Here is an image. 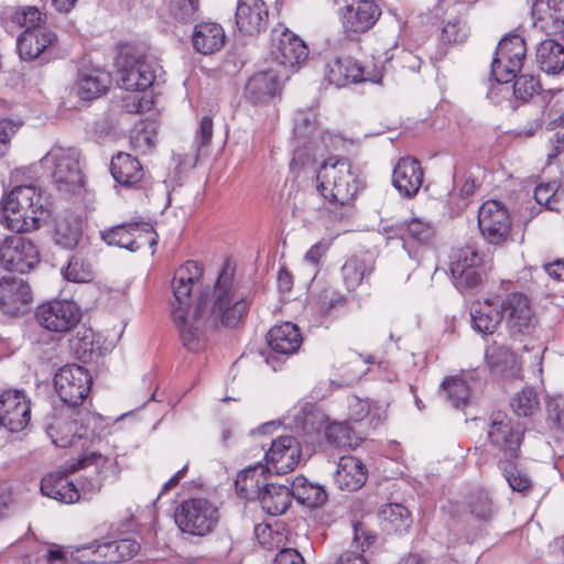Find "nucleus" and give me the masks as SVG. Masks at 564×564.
Instances as JSON below:
<instances>
[{"label":"nucleus","mask_w":564,"mask_h":564,"mask_svg":"<svg viewBox=\"0 0 564 564\" xmlns=\"http://www.w3.org/2000/svg\"><path fill=\"white\" fill-rule=\"evenodd\" d=\"M294 138L299 141L312 139L318 133L317 116L313 109L300 110L294 118Z\"/></svg>","instance_id":"obj_49"},{"label":"nucleus","mask_w":564,"mask_h":564,"mask_svg":"<svg viewBox=\"0 0 564 564\" xmlns=\"http://www.w3.org/2000/svg\"><path fill=\"white\" fill-rule=\"evenodd\" d=\"M91 420L93 416L88 412L67 408L48 425L47 433L53 443L59 447L74 446L79 441H84L82 446H86L87 443L94 444L100 438L89 429Z\"/></svg>","instance_id":"obj_7"},{"label":"nucleus","mask_w":564,"mask_h":564,"mask_svg":"<svg viewBox=\"0 0 564 564\" xmlns=\"http://www.w3.org/2000/svg\"><path fill=\"white\" fill-rule=\"evenodd\" d=\"M292 498L308 508H319L327 501L324 487L310 482L305 477L297 476L290 481Z\"/></svg>","instance_id":"obj_44"},{"label":"nucleus","mask_w":564,"mask_h":564,"mask_svg":"<svg viewBox=\"0 0 564 564\" xmlns=\"http://www.w3.org/2000/svg\"><path fill=\"white\" fill-rule=\"evenodd\" d=\"M525 55L527 43L519 34H509L499 42L491 63V75L497 84L489 90V98L495 100L496 90L509 94L510 88L503 85L511 82L521 70Z\"/></svg>","instance_id":"obj_5"},{"label":"nucleus","mask_w":564,"mask_h":564,"mask_svg":"<svg viewBox=\"0 0 564 564\" xmlns=\"http://www.w3.org/2000/svg\"><path fill=\"white\" fill-rule=\"evenodd\" d=\"M468 36V28L466 23L459 19L455 18L454 20H449L442 30V40L447 43H462Z\"/></svg>","instance_id":"obj_58"},{"label":"nucleus","mask_w":564,"mask_h":564,"mask_svg":"<svg viewBox=\"0 0 564 564\" xmlns=\"http://www.w3.org/2000/svg\"><path fill=\"white\" fill-rule=\"evenodd\" d=\"M93 378L87 369L79 365H65L54 377V387L67 408L82 404L90 391Z\"/></svg>","instance_id":"obj_13"},{"label":"nucleus","mask_w":564,"mask_h":564,"mask_svg":"<svg viewBox=\"0 0 564 564\" xmlns=\"http://www.w3.org/2000/svg\"><path fill=\"white\" fill-rule=\"evenodd\" d=\"M21 123L9 119L0 120V158L9 150L10 139L17 133Z\"/></svg>","instance_id":"obj_59"},{"label":"nucleus","mask_w":564,"mask_h":564,"mask_svg":"<svg viewBox=\"0 0 564 564\" xmlns=\"http://www.w3.org/2000/svg\"><path fill=\"white\" fill-rule=\"evenodd\" d=\"M213 139V120L208 116H204L198 124V129L194 140L195 154L191 164L195 166L202 156L207 155L208 147Z\"/></svg>","instance_id":"obj_51"},{"label":"nucleus","mask_w":564,"mask_h":564,"mask_svg":"<svg viewBox=\"0 0 564 564\" xmlns=\"http://www.w3.org/2000/svg\"><path fill=\"white\" fill-rule=\"evenodd\" d=\"M499 307L511 338L521 340L533 335L538 319L525 294L512 292L500 300Z\"/></svg>","instance_id":"obj_10"},{"label":"nucleus","mask_w":564,"mask_h":564,"mask_svg":"<svg viewBox=\"0 0 564 564\" xmlns=\"http://www.w3.org/2000/svg\"><path fill=\"white\" fill-rule=\"evenodd\" d=\"M373 270L375 262L366 254H355L348 258L341 267V276L346 289L349 292L356 291L364 281L368 282Z\"/></svg>","instance_id":"obj_40"},{"label":"nucleus","mask_w":564,"mask_h":564,"mask_svg":"<svg viewBox=\"0 0 564 564\" xmlns=\"http://www.w3.org/2000/svg\"><path fill=\"white\" fill-rule=\"evenodd\" d=\"M82 234V220L78 217L73 215H59L55 218L53 240L57 246L72 250L78 246Z\"/></svg>","instance_id":"obj_43"},{"label":"nucleus","mask_w":564,"mask_h":564,"mask_svg":"<svg viewBox=\"0 0 564 564\" xmlns=\"http://www.w3.org/2000/svg\"><path fill=\"white\" fill-rule=\"evenodd\" d=\"M547 413L551 422L558 429L564 430V397L551 398L547 402Z\"/></svg>","instance_id":"obj_62"},{"label":"nucleus","mask_w":564,"mask_h":564,"mask_svg":"<svg viewBox=\"0 0 564 564\" xmlns=\"http://www.w3.org/2000/svg\"><path fill=\"white\" fill-rule=\"evenodd\" d=\"M379 519L388 532L403 533L412 523L409 510L400 503H388L380 508Z\"/></svg>","instance_id":"obj_45"},{"label":"nucleus","mask_w":564,"mask_h":564,"mask_svg":"<svg viewBox=\"0 0 564 564\" xmlns=\"http://www.w3.org/2000/svg\"><path fill=\"white\" fill-rule=\"evenodd\" d=\"M120 87L130 91H144L155 79L153 63L133 47H124L117 61Z\"/></svg>","instance_id":"obj_8"},{"label":"nucleus","mask_w":564,"mask_h":564,"mask_svg":"<svg viewBox=\"0 0 564 564\" xmlns=\"http://www.w3.org/2000/svg\"><path fill=\"white\" fill-rule=\"evenodd\" d=\"M95 467L96 478L88 481V488H83V498L91 496L99 491L102 486V480L109 476L117 477L119 474L118 463L115 458H109L96 452H85L79 458L73 462L67 470L75 473L79 469Z\"/></svg>","instance_id":"obj_21"},{"label":"nucleus","mask_w":564,"mask_h":564,"mask_svg":"<svg viewBox=\"0 0 564 564\" xmlns=\"http://www.w3.org/2000/svg\"><path fill=\"white\" fill-rule=\"evenodd\" d=\"M267 341L274 352L290 356L300 349L303 338L300 328L295 324L284 322L273 326L268 332Z\"/></svg>","instance_id":"obj_32"},{"label":"nucleus","mask_w":564,"mask_h":564,"mask_svg":"<svg viewBox=\"0 0 564 564\" xmlns=\"http://www.w3.org/2000/svg\"><path fill=\"white\" fill-rule=\"evenodd\" d=\"M282 77H285L282 70L274 69L253 74L246 84V97L253 104L269 100L278 91Z\"/></svg>","instance_id":"obj_30"},{"label":"nucleus","mask_w":564,"mask_h":564,"mask_svg":"<svg viewBox=\"0 0 564 564\" xmlns=\"http://www.w3.org/2000/svg\"><path fill=\"white\" fill-rule=\"evenodd\" d=\"M368 470L355 456H341L337 464L334 481L340 490L357 491L367 481Z\"/></svg>","instance_id":"obj_29"},{"label":"nucleus","mask_w":564,"mask_h":564,"mask_svg":"<svg viewBox=\"0 0 564 564\" xmlns=\"http://www.w3.org/2000/svg\"><path fill=\"white\" fill-rule=\"evenodd\" d=\"M349 416L351 420L358 422L367 416H371L370 425L377 427L381 421L380 414L371 411L370 403L368 400H361L356 395L348 399Z\"/></svg>","instance_id":"obj_56"},{"label":"nucleus","mask_w":564,"mask_h":564,"mask_svg":"<svg viewBox=\"0 0 564 564\" xmlns=\"http://www.w3.org/2000/svg\"><path fill=\"white\" fill-rule=\"evenodd\" d=\"M32 300L31 288L22 279L2 278L0 280V310L4 314L17 316L25 312Z\"/></svg>","instance_id":"obj_23"},{"label":"nucleus","mask_w":564,"mask_h":564,"mask_svg":"<svg viewBox=\"0 0 564 564\" xmlns=\"http://www.w3.org/2000/svg\"><path fill=\"white\" fill-rule=\"evenodd\" d=\"M384 232L388 239H400L411 258H416L419 249L427 247L435 237L432 223L420 217L397 221L384 227Z\"/></svg>","instance_id":"obj_12"},{"label":"nucleus","mask_w":564,"mask_h":564,"mask_svg":"<svg viewBox=\"0 0 564 564\" xmlns=\"http://www.w3.org/2000/svg\"><path fill=\"white\" fill-rule=\"evenodd\" d=\"M486 360L491 370H502L514 362V354L506 346H489L486 349Z\"/></svg>","instance_id":"obj_57"},{"label":"nucleus","mask_w":564,"mask_h":564,"mask_svg":"<svg viewBox=\"0 0 564 564\" xmlns=\"http://www.w3.org/2000/svg\"><path fill=\"white\" fill-rule=\"evenodd\" d=\"M513 79L512 89L517 100L525 102L541 90L540 80L533 75H516Z\"/></svg>","instance_id":"obj_53"},{"label":"nucleus","mask_w":564,"mask_h":564,"mask_svg":"<svg viewBox=\"0 0 564 564\" xmlns=\"http://www.w3.org/2000/svg\"><path fill=\"white\" fill-rule=\"evenodd\" d=\"M100 237L108 246L129 251H137L145 243L150 247L158 243V235L149 223L120 224L100 231Z\"/></svg>","instance_id":"obj_16"},{"label":"nucleus","mask_w":564,"mask_h":564,"mask_svg":"<svg viewBox=\"0 0 564 564\" xmlns=\"http://www.w3.org/2000/svg\"><path fill=\"white\" fill-rule=\"evenodd\" d=\"M56 42V33L42 26L23 31L17 39V48L21 59L34 61L41 56L45 58Z\"/></svg>","instance_id":"obj_24"},{"label":"nucleus","mask_w":564,"mask_h":564,"mask_svg":"<svg viewBox=\"0 0 564 564\" xmlns=\"http://www.w3.org/2000/svg\"><path fill=\"white\" fill-rule=\"evenodd\" d=\"M326 78L329 84L336 87L365 80L377 82L375 78L366 77L362 67L350 57L337 58L330 62L327 65Z\"/></svg>","instance_id":"obj_35"},{"label":"nucleus","mask_w":564,"mask_h":564,"mask_svg":"<svg viewBox=\"0 0 564 564\" xmlns=\"http://www.w3.org/2000/svg\"><path fill=\"white\" fill-rule=\"evenodd\" d=\"M31 417V404L21 390H7L0 395V425L10 432L24 430Z\"/></svg>","instance_id":"obj_18"},{"label":"nucleus","mask_w":564,"mask_h":564,"mask_svg":"<svg viewBox=\"0 0 564 564\" xmlns=\"http://www.w3.org/2000/svg\"><path fill=\"white\" fill-rule=\"evenodd\" d=\"M500 300L488 297L484 302L473 303L470 317L474 329L481 334H494L502 322Z\"/></svg>","instance_id":"obj_34"},{"label":"nucleus","mask_w":564,"mask_h":564,"mask_svg":"<svg viewBox=\"0 0 564 564\" xmlns=\"http://www.w3.org/2000/svg\"><path fill=\"white\" fill-rule=\"evenodd\" d=\"M44 202L42 192L35 186H15L0 202L6 226L19 234L36 230L40 227L37 214L43 213Z\"/></svg>","instance_id":"obj_3"},{"label":"nucleus","mask_w":564,"mask_h":564,"mask_svg":"<svg viewBox=\"0 0 564 564\" xmlns=\"http://www.w3.org/2000/svg\"><path fill=\"white\" fill-rule=\"evenodd\" d=\"M473 379V373L462 372L443 380L441 384L443 395L453 408L460 409L468 404Z\"/></svg>","instance_id":"obj_42"},{"label":"nucleus","mask_w":564,"mask_h":564,"mask_svg":"<svg viewBox=\"0 0 564 564\" xmlns=\"http://www.w3.org/2000/svg\"><path fill=\"white\" fill-rule=\"evenodd\" d=\"M270 55L283 68L282 74L288 77L308 57V48L304 41L289 29L276 28L271 34Z\"/></svg>","instance_id":"obj_11"},{"label":"nucleus","mask_w":564,"mask_h":564,"mask_svg":"<svg viewBox=\"0 0 564 564\" xmlns=\"http://www.w3.org/2000/svg\"><path fill=\"white\" fill-rule=\"evenodd\" d=\"M557 193V186L555 182L542 183L535 187L534 198L538 204L545 205L550 209H554L553 198Z\"/></svg>","instance_id":"obj_61"},{"label":"nucleus","mask_w":564,"mask_h":564,"mask_svg":"<svg viewBox=\"0 0 564 564\" xmlns=\"http://www.w3.org/2000/svg\"><path fill=\"white\" fill-rule=\"evenodd\" d=\"M41 492L63 503H74L83 497L73 481L59 471L48 474L42 479Z\"/></svg>","instance_id":"obj_36"},{"label":"nucleus","mask_w":564,"mask_h":564,"mask_svg":"<svg viewBox=\"0 0 564 564\" xmlns=\"http://www.w3.org/2000/svg\"><path fill=\"white\" fill-rule=\"evenodd\" d=\"M130 143L133 150L139 153L151 151L154 145V137L147 130H137L130 137Z\"/></svg>","instance_id":"obj_60"},{"label":"nucleus","mask_w":564,"mask_h":564,"mask_svg":"<svg viewBox=\"0 0 564 564\" xmlns=\"http://www.w3.org/2000/svg\"><path fill=\"white\" fill-rule=\"evenodd\" d=\"M110 172L113 180L122 186L132 187L143 178L140 162L129 153L119 152L112 156Z\"/></svg>","instance_id":"obj_37"},{"label":"nucleus","mask_w":564,"mask_h":564,"mask_svg":"<svg viewBox=\"0 0 564 564\" xmlns=\"http://www.w3.org/2000/svg\"><path fill=\"white\" fill-rule=\"evenodd\" d=\"M41 261L40 248L22 234L7 236L0 241V264L9 272L26 273Z\"/></svg>","instance_id":"obj_9"},{"label":"nucleus","mask_w":564,"mask_h":564,"mask_svg":"<svg viewBox=\"0 0 564 564\" xmlns=\"http://www.w3.org/2000/svg\"><path fill=\"white\" fill-rule=\"evenodd\" d=\"M535 63L549 75L560 74L564 70V46L550 37L542 40L536 46Z\"/></svg>","instance_id":"obj_39"},{"label":"nucleus","mask_w":564,"mask_h":564,"mask_svg":"<svg viewBox=\"0 0 564 564\" xmlns=\"http://www.w3.org/2000/svg\"><path fill=\"white\" fill-rule=\"evenodd\" d=\"M70 345L77 358L83 362L91 361L99 349V346L94 341L91 329L77 332L76 336L70 340Z\"/></svg>","instance_id":"obj_52"},{"label":"nucleus","mask_w":564,"mask_h":564,"mask_svg":"<svg viewBox=\"0 0 564 564\" xmlns=\"http://www.w3.org/2000/svg\"><path fill=\"white\" fill-rule=\"evenodd\" d=\"M482 256L471 245L454 249L451 254V273L460 291L478 286L484 276Z\"/></svg>","instance_id":"obj_15"},{"label":"nucleus","mask_w":564,"mask_h":564,"mask_svg":"<svg viewBox=\"0 0 564 564\" xmlns=\"http://www.w3.org/2000/svg\"><path fill=\"white\" fill-rule=\"evenodd\" d=\"M514 459L499 460L503 476L513 491L527 494L532 488L529 474L513 463Z\"/></svg>","instance_id":"obj_47"},{"label":"nucleus","mask_w":564,"mask_h":564,"mask_svg":"<svg viewBox=\"0 0 564 564\" xmlns=\"http://www.w3.org/2000/svg\"><path fill=\"white\" fill-rule=\"evenodd\" d=\"M79 159L78 149L59 144L41 159L42 167L50 172L53 185L63 196L77 194L84 186Z\"/></svg>","instance_id":"obj_4"},{"label":"nucleus","mask_w":564,"mask_h":564,"mask_svg":"<svg viewBox=\"0 0 564 564\" xmlns=\"http://www.w3.org/2000/svg\"><path fill=\"white\" fill-rule=\"evenodd\" d=\"M301 447L295 437L285 435L272 441L265 452V468L276 475L288 474L299 465Z\"/></svg>","instance_id":"obj_20"},{"label":"nucleus","mask_w":564,"mask_h":564,"mask_svg":"<svg viewBox=\"0 0 564 564\" xmlns=\"http://www.w3.org/2000/svg\"><path fill=\"white\" fill-rule=\"evenodd\" d=\"M330 247V241L321 240L313 245L308 251L306 252L304 259L306 262L311 263L314 267H317L321 263L322 258L326 254Z\"/></svg>","instance_id":"obj_64"},{"label":"nucleus","mask_w":564,"mask_h":564,"mask_svg":"<svg viewBox=\"0 0 564 564\" xmlns=\"http://www.w3.org/2000/svg\"><path fill=\"white\" fill-rule=\"evenodd\" d=\"M225 31L216 22L205 21L197 23L192 33L193 47L200 54H214L225 45Z\"/></svg>","instance_id":"obj_33"},{"label":"nucleus","mask_w":564,"mask_h":564,"mask_svg":"<svg viewBox=\"0 0 564 564\" xmlns=\"http://www.w3.org/2000/svg\"><path fill=\"white\" fill-rule=\"evenodd\" d=\"M380 15L381 10L375 1L360 0L347 7L343 25L347 32L362 33L371 29Z\"/></svg>","instance_id":"obj_27"},{"label":"nucleus","mask_w":564,"mask_h":564,"mask_svg":"<svg viewBox=\"0 0 564 564\" xmlns=\"http://www.w3.org/2000/svg\"><path fill=\"white\" fill-rule=\"evenodd\" d=\"M423 169L414 158H401L393 169V186L406 198H412L417 194L423 184Z\"/></svg>","instance_id":"obj_26"},{"label":"nucleus","mask_w":564,"mask_h":564,"mask_svg":"<svg viewBox=\"0 0 564 564\" xmlns=\"http://www.w3.org/2000/svg\"><path fill=\"white\" fill-rule=\"evenodd\" d=\"M218 508L205 498L184 500L174 511L177 528L193 536L210 534L219 522Z\"/></svg>","instance_id":"obj_6"},{"label":"nucleus","mask_w":564,"mask_h":564,"mask_svg":"<svg viewBox=\"0 0 564 564\" xmlns=\"http://www.w3.org/2000/svg\"><path fill=\"white\" fill-rule=\"evenodd\" d=\"M110 83V75L105 70H85L78 74L75 90L82 100H93L102 96L107 91Z\"/></svg>","instance_id":"obj_38"},{"label":"nucleus","mask_w":564,"mask_h":564,"mask_svg":"<svg viewBox=\"0 0 564 564\" xmlns=\"http://www.w3.org/2000/svg\"><path fill=\"white\" fill-rule=\"evenodd\" d=\"M169 11L174 21L192 23L199 17V0H170Z\"/></svg>","instance_id":"obj_50"},{"label":"nucleus","mask_w":564,"mask_h":564,"mask_svg":"<svg viewBox=\"0 0 564 564\" xmlns=\"http://www.w3.org/2000/svg\"><path fill=\"white\" fill-rule=\"evenodd\" d=\"M478 227L488 243L502 246L510 239L512 221L500 202L487 200L479 207Z\"/></svg>","instance_id":"obj_14"},{"label":"nucleus","mask_w":564,"mask_h":564,"mask_svg":"<svg viewBox=\"0 0 564 564\" xmlns=\"http://www.w3.org/2000/svg\"><path fill=\"white\" fill-rule=\"evenodd\" d=\"M261 508L270 516L283 514L291 506L292 489L290 481L285 484L270 482L258 491Z\"/></svg>","instance_id":"obj_31"},{"label":"nucleus","mask_w":564,"mask_h":564,"mask_svg":"<svg viewBox=\"0 0 564 564\" xmlns=\"http://www.w3.org/2000/svg\"><path fill=\"white\" fill-rule=\"evenodd\" d=\"M140 543L132 538H122L111 541H94L83 551H91L95 555L93 561L104 560L109 563H120L131 560L140 552Z\"/></svg>","instance_id":"obj_25"},{"label":"nucleus","mask_w":564,"mask_h":564,"mask_svg":"<svg viewBox=\"0 0 564 564\" xmlns=\"http://www.w3.org/2000/svg\"><path fill=\"white\" fill-rule=\"evenodd\" d=\"M3 14L12 24L23 28L24 31L42 28L41 23L44 21L43 14L36 7L11 8Z\"/></svg>","instance_id":"obj_46"},{"label":"nucleus","mask_w":564,"mask_h":564,"mask_svg":"<svg viewBox=\"0 0 564 564\" xmlns=\"http://www.w3.org/2000/svg\"><path fill=\"white\" fill-rule=\"evenodd\" d=\"M468 508L469 512L476 519L487 521L492 513L491 500L488 492L484 490L471 492L468 497Z\"/></svg>","instance_id":"obj_55"},{"label":"nucleus","mask_w":564,"mask_h":564,"mask_svg":"<svg viewBox=\"0 0 564 564\" xmlns=\"http://www.w3.org/2000/svg\"><path fill=\"white\" fill-rule=\"evenodd\" d=\"M35 319L48 332L66 333L78 324L80 310L73 301H48L36 307Z\"/></svg>","instance_id":"obj_17"},{"label":"nucleus","mask_w":564,"mask_h":564,"mask_svg":"<svg viewBox=\"0 0 564 564\" xmlns=\"http://www.w3.org/2000/svg\"><path fill=\"white\" fill-rule=\"evenodd\" d=\"M510 405L518 416H531L540 408L539 395L534 389L524 388L512 398Z\"/></svg>","instance_id":"obj_48"},{"label":"nucleus","mask_w":564,"mask_h":564,"mask_svg":"<svg viewBox=\"0 0 564 564\" xmlns=\"http://www.w3.org/2000/svg\"><path fill=\"white\" fill-rule=\"evenodd\" d=\"M359 189L358 175L349 159L329 156L317 172V191L332 206H346Z\"/></svg>","instance_id":"obj_2"},{"label":"nucleus","mask_w":564,"mask_h":564,"mask_svg":"<svg viewBox=\"0 0 564 564\" xmlns=\"http://www.w3.org/2000/svg\"><path fill=\"white\" fill-rule=\"evenodd\" d=\"M534 29L547 34L564 32V0H536L532 7Z\"/></svg>","instance_id":"obj_28"},{"label":"nucleus","mask_w":564,"mask_h":564,"mask_svg":"<svg viewBox=\"0 0 564 564\" xmlns=\"http://www.w3.org/2000/svg\"><path fill=\"white\" fill-rule=\"evenodd\" d=\"M203 274L196 261H186L172 279V321L183 346L197 351L203 348L206 333L219 325L228 328L238 326L251 306L249 292L234 279V273L223 270L215 283L213 294H202L193 314L189 313L194 285Z\"/></svg>","instance_id":"obj_1"},{"label":"nucleus","mask_w":564,"mask_h":564,"mask_svg":"<svg viewBox=\"0 0 564 564\" xmlns=\"http://www.w3.org/2000/svg\"><path fill=\"white\" fill-rule=\"evenodd\" d=\"M65 278L68 281L83 283L94 278V270L89 262L83 260L78 256H73L65 269Z\"/></svg>","instance_id":"obj_54"},{"label":"nucleus","mask_w":564,"mask_h":564,"mask_svg":"<svg viewBox=\"0 0 564 564\" xmlns=\"http://www.w3.org/2000/svg\"><path fill=\"white\" fill-rule=\"evenodd\" d=\"M235 22L240 33L257 35L269 23V9L263 0H238Z\"/></svg>","instance_id":"obj_22"},{"label":"nucleus","mask_w":564,"mask_h":564,"mask_svg":"<svg viewBox=\"0 0 564 564\" xmlns=\"http://www.w3.org/2000/svg\"><path fill=\"white\" fill-rule=\"evenodd\" d=\"M303 429L307 433L321 432L325 429L327 440L336 445L345 444L349 434V430L345 423H333L328 425L325 414L319 410L305 413L303 417Z\"/></svg>","instance_id":"obj_41"},{"label":"nucleus","mask_w":564,"mask_h":564,"mask_svg":"<svg viewBox=\"0 0 564 564\" xmlns=\"http://www.w3.org/2000/svg\"><path fill=\"white\" fill-rule=\"evenodd\" d=\"M263 469L264 467L262 465H258L241 471L236 479V487L241 492H246V495H248L249 489L253 487V482H256L257 487L259 486V480H254V476L257 475L258 470H260L262 474Z\"/></svg>","instance_id":"obj_63"},{"label":"nucleus","mask_w":564,"mask_h":564,"mask_svg":"<svg viewBox=\"0 0 564 564\" xmlns=\"http://www.w3.org/2000/svg\"><path fill=\"white\" fill-rule=\"evenodd\" d=\"M522 436L523 431L519 426H514L511 420L501 413L492 419L488 430L490 443L502 454V460L519 457Z\"/></svg>","instance_id":"obj_19"}]
</instances>
